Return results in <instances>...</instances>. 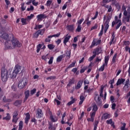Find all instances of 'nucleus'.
Returning <instances> with one entry per match:
<instances>
[{"label":"nucleus","mask_w":130,"mask_h":130,"mask_svg":"<svg viewBox=\"0 0 130 130\" xmlns=\"http://www.w3.org/2000/svg\"><path fill=\"white\" fill-rule=\"evenodd\" d=\"M96 102L98 105H101L102 104V101L101 100V99H100V97H98V99L96 101Z\"/></svg>","instance_id":"obj_39"},{"label":"nucleus","mask_w":130,"mask_h":130,"mask_svg":"<svg viewBox=\"0 0 130 130\" xmlns=\"http://www.w3.org/2000/svg\"><path fill=\"white\" fill-rule=\"evenodd\" d=\"M125 82V79L124 78H119L118 79L117 83H116V86H119V85H121V84H123Z\"/></svg>","instance_id":"obj_13"},{"label":"nucleus","mask_w":130,"mask_h":130,"mask_svg":"<svg viewBox=\"0 0 130 130\" xmlns=\"http://www.w3.org/2000/svg\"><path fill=\"white\" fill-rule=\"evenodd\" d=\"M117 57V53H116L113 56L112 59V63H115L116 62V60H118V59L116 58Z\"/></svg>","instance_id":"obj_24"},{"label":"nucleus","mask_w":130,"mask_h":130,"mask_svg":"<svg viewBox=\"0 0 130 130\" xmlns=\"http://www.w3.org/2000/svg\"><path fill=\"white\" fill-rule=\"evenodd\" d=\"M17 75H18L17 73H16L14 71L13 72L12 74H10V78L11 79H13V78H16L17 77Z\"/></svg>","instance_id":"obj_33"},{"label":"nucleus","mask_w":130,"mask_h":130,"mask_svg":"<svg viewBox=\"0 0 130 130\" xmlns=\"http://www.w3.org/2000/svg\"><path fill=\"white\" fill-rule=\"evenodd\" d=\"M66 28L69 32H74L75 31V25L74 24L68 25L66 26Z\"/></svg>","instance_id":"obj_9"},{"label":"nucleus","mask_w":130,"mask_h":130,"mask_svg":"<svg viewBox=\"0 0 130 130\" xmlns=\"http://www.w3.org/2000/svg\"><path fill=\"white\" fill-rule=\"evenodd\" d=\"M101 48L97 47L96 48L94 49L92 52V53L93 55H99L100 54V52H99L100 51Z\"/></svg>","instance_id":"obj_12"},{"label":"nucleus","mask_w":130,"mask_h":130,"mask_svg":"<svg viewBox=\"0 0 130 130\" xmlns=\"http://www.w3.org/2000/svg\"><path fill=\"white\" fill-rule=\"evenodd\" d=\"M19 120V118L18 117H12V122L14 123H17Z\"/></svg>","instance_id":"obj_37"},{"label":"nucleus","mask_w":130,"mask_h":130,"mask_svg":"<svg viewBox=\"0 0 130 130\" xmlns=\"http://www.w3.org/2000/svg\"><path fill=\"white\" fill-rule=\"evenodd\" d=\"M76 66V61L73 62L72 63H71L68 67V69H71V68H74Z\"/></svg>","instance_id":"obj_41"},{"label":"nucleus","mask_w":130,"mask_h":130,"mask_svg":"<svg viewBox=\"0 0 130 130\" xmlns=\"http://www.w3.org/2000/svg\"><path fill=\"white\" fill-rule=\"evenodd\" d=\"M93 90V88H89L86 90H84V93L85 94V93H88L89 95H90L91 94V92H92Z\"/></svg>","instance_id":"obj_44"},{"label":"nucleus","mask_w":130,"mask_h":130,"mask_svg":"<svg viewBox=\"0 0 130 130\" xmlns=\"http://www.w3.org/2000/svg\"><path fill=\"white\" fill-rule=\"evenodd\" d=\"M101 44V40H99L96 42V40L93 39L91 45L89 46V48H93L94 46H98V45H100Z\"/></svg>","instance_id":"obj_5"},{"label":"nucleus","mask_w":130,"mask_h":130,"mask_svg":"<svg viewBox=\"0 0 130 130\" xmlns=\"http://www.w3.org/2000/svg\"><path fill=\"white\" fill-rule=\"evenodd\" d=\"M48 129L50 130H55L56 128H55V126H53L52 124V123L49 122V127Z\"/></svg>","instance_id":"obj_25"},{"label":"nucleus","mask_w":130,"mask_h":130,"mask_svg":"<svg viewBox=\"0 0 130 130\" xmlns=\"http://www.w3.org/2000/svg\"><path fill=\"white\" fill-rule=\"evenodd\" d=\"M11 119V116H10V113L7 114V116L3 117V120H10Z\"/></svg>","instance_id":"obj_32"},{"label":"nucleus","mask_w":130,"mask_h":130,"mask_svg":"<svg viewBox=\"0 0 130 130\" xmlns=\"http://www.w3.org/2000/svg\"><path fill=\"white\" fill-rule=\"evenodd\" d=\"M106 123H107V124H111L113 128H115V125L114 124V122L112 121V119H110V120H107L106 121Z\"/></svg>","instance_id":"obj_14"},{"label":"nucleus","mask_w":130,"mask_h":130,"mask_svg":"<svg viewBox=\"0 0 130 130\" xmlns=\"http://www.w3.org/2000/svg\"><path fill=\"white\" fill-rule=\"evenodd\" d=\"M103 30H104V25H102V29H101L100 33L99 34V37H101V36H102V35H103Z\"/></svg>","instance_id":"obj_40"},{"label":"nucleus","mask_w":130,"mask_h":130,"mask_svg":"<svg viewBox=\"0 0 130 130\" xmlns=\"http://www.w3.org/2000/svg\"><path fill=\"white\" fill-rule=\"evenodd\" d=\"M36 114L37 118H42L43 116V112L40 108H38L36 111Z\"/></svg>","instance_id":"obj_7"},{"label":"nucleus","mask_w":130,"mask_h":130,"mask_svg":"<svg viewBox=\"0 0 130 130\" xmlns=\"http://www.w3.org/2000/svg\"><path fill=\"white\" fill-rule=\"evenodd\" d=\"M123 44L125 46H128V45H129L130 44V42H129V41H125L123 42Z\"/></svg>","instance_id":"obj_62"},{"label":"nucleus","mask_w":130,"mask_h":130,"mask_svg":"<svg viewBox=\"0 0 130 130\" xmlns=\"http://www.w3.org/2000/svg\"><path fill=\"white\" fill-rule=\"evenodd\" d=\"M80 101L79 102V105H82L83 104V102L85 101V96L81 94L80 96Z\"/></svg>","instance_id":"obj_22"},{"label":"nucleus","mask_w":130,"mask_h":130,"mask_svg":"<svg viewBox=\"0 0 130 130\" xmlns=\"http://www.w3.org/2000/svg\"><path fill=\"white\" fill-rule=\"evenodd\" d=\"M50 119L52 122H56V121L58 120V118H57L56 116H50Z\"/></svg>","instance_id":"obj_20"},{"label":"nucleus","mask_w":130,"mask_h":130,"mask_svg":"<svg viewBox=\"0 0 130 130\" xmlns=\"http://www.w3.org/2000/svg\"><path fill=\"white\" fill-rule=\"evenodd\" d=\"M56 79V76H49L47 78L46 80H54Z\"/></svg>","instance_id":"obj_52"},{"label":"nucleus","mask_w":130,"mask_h":130,"mask_svg":"<svg viewBox=\"0 0 130 130\" xmlns=\"http://www.w3.org/2000/svg\"><path fill=\"white\" fill-rule=\"evenodd\" d=\"M71 37H72V36H69V34L66 35L63 42V43L64 45H67V43H68V42L70 41Z\"/></svg>","instance_id":"obj_11"},{"label":"nucleus","mask_w":130,"mask_h":130,"mask_svg":"<svg viewBox=\"0 0 130 130\" xmlns=\"http://www.w3.org/2000/svg\"><path fill=\"white\" fill-rule=\"evenodd\" d=\"M111 20V17L110 16H108L107 17V20L105 21L104 25H105V30L104 32L105 33H106L107 32V30L109 29V23L110 22V20Z\"/></svg>","instance_id":"obj_4"},{"label":"nucleus","mask_w":130,"mask_h":130,"mask_svg":"<svg viewBox=\"0 0 130 130\" xmlns=\"http://www.w3.org/2000/svg\"><path fill=\"white\" fill-rule=\"evenodd\" d=\"M98 15H99V12L98 11H96L94 16L91 18V20H96L98 17Z\"/></svg>","instance_id":"obj_47"},{"label":"nucleus","mask_w":130,"mask_h":130,"mask_svg":"<svg viewBox=\"0 0 130 130\" xmlns=\"http://www.w3.org/2000/svg\"><path fill=\"white\" fill-rule=\"evenodd\" d=\"M125 19L126 20V22H127V23H129L130 14H128L126 17H125Z\"/></svg>","instance_id":"obj_57"},{"label":"nucleus","mask_w":130,"mask_h":130,"mask_svg":"<svg viewBox=\"0 0 130 130\" xmlns=\"http://www.w3.org/2000/svg\"><path fill=\"white\" fill-rule=\"evenodd\" d=\"M54 47H55V46L53 44H50L48 45V48H49L50 50H52V49H54Z\"/></svg>","instance_id":"obj_45"},{"label":"nucleus","mask_w":130,"mask_h":130,"mask_svg":"<svg viewBox=\"0 0 130 130\" xmlns=\"http://www.w3.org/2000/svg\"><path fill=\"white\" fill-rule=\"evenodd\" d=\"M84 20L85 19L84 18H81V19L78 20L77 21L78 25L81 26V24H82V23H83V22H84Z\"/></svg>","instance_id":"obj_51"},{"label":"nucleus","mask_w":130,"mask_h":130,"mask_svg":"<svg viewBox=\"0 0 130 130\" xmlns=\"http://www.w3.org/2000/svg\"><path fill=\"white\" fill-rule=\"evenodd\" d=\"M103 91H104V86H102L101 88L100 96V97H103Z\"/></svg>","instance_id":"obj_38"},{"label":"nucleus","mask_w":130,"mask_h":130,"mask_svg":"<svg viewBox=\"0 0 130 130\" xmlns=\"http://www.w3.org/2000/svg\"><path fill=\"white\" fill-rule=\"evenodd\" d=\"M83 80H80L78 81L77 86H75V89L77 90H78L79 89L81 88V87H82V85H83Z\"/></svg>","instance_id":"obj_16"},{"label":"nucleus","mask_w":130,"mask_h":130,"mask_svg":"<svg viewBox=\"0 0 130 130\" xmlns=\"http://www.w3.org/2000/svg\"><path fill=\"white\" fill-rule=\"evenodd\" d=\"M44 45V44H39L37 46V53H39V52L40 51V50L41 49V47H42V46Z\"/></svg>","instance_id":"obj_26"},{"label":"nucleus","mask_w":130,"mask_h":130,"mask_svg":"<svg viewBox=\"0 0 130 130\" xmlns=\"http://www.w3.org/2000/svg\"><path fill=\"white\" fill-rule=\"evenodd\" d=\"M97 110H98V106L94 104L92 106V111L94 112H97Z\"/></svg>","instance_id":"obj_34"},{"label":"nucleus","mask_w":130,"mask_h":130,"mask_svg":"<svg viewBox=\"0 0 130 130\" xmlns=\"http://www.w3.org/2000/svg\"><path fill=\"white\" fill-rule=\"evenodd\" d=\"M45 31V30H44V29H40V30H38V31L39 32V35H41L42 36V35H43L44 34Z\"/></svg>","instance_id":"obj_49"},{"label":"nucleus","mask_w":130,"mask_h":130,"mask_svg":"<svg viewBox=\"0 0 130 130\" xmlns=\"http://www.w3.org/2000/svg\"><path fill=\"white\" fill-rule=\"evenodd\" d=\"M87 120L88 122L91 121V122H94V118L90 117V118H87Z\"/></svg>","instance_id":"obj_63"},{"label":"nucleus","mask_w":130,"mask_h":130,"mask_svg":"<svg viewBox=\"0 0 130 130\" xmlns=\"http://www.w3.org/2000/svg\"><path fill=\"white\" fill-rule=\"evenodd\" d=\"M63 57H64L63 55H61L58 56L56 58L57 62H60V61L62 60V59L63 58Z\"/></svg>","instance_id":"obj_28"},{"label":"nucleus","mask_w":130,"mask_h":130,"mask_svg":"<svg viewBox=\"0 0 130 130\" xmlns=\"http://www.w3.org/2000/svg\"><path fill=\"white\" fill-rule=\"evenodd\" d=\"M75 84V78H72V79H70L69 82L67 85L68 87H71L73 84Z\"/></svg>","instance_id":"obj_21"},{"label":"nucleus","mask_w":130,"mask_h":130,"mask_svg":"<svg viewBox=\"0 0 130 130\" xmlns=\"http://www.w3.org/2000/svg\"><path fill=\"white\" fill-rule=\"evenodd\" d=\"M99 124V121L95 120L94 121V123L93 124V125H94L93 130H97V127L98 126Z\"/></svg>","instance_id":"obj_30"},{"label":"nucleus","mask_w":130,"mask_h":130,"mask_svg":"<svg viewBox=\"0 0 130 130\" xmlns=\"http://www.w3.org/2000/svg\"><path fill=\"white\" fill-rule=\"evenodd\" d=\"M52 62H53V57H51L48 61V63L49 64H52Z\"/></svg>","instance_id":"obj_64"},{"label":"nucleus","mask_w":130,"mask_h":130,"mask_svg":"<svg viewBox=\"0 0 130 130\" xmlns=\"http://www.w3.org/2000/svg\"><path fill=\"white\" fill-rule=\"evenodd\" d=\"M27 12H30V11H34V7L33 6L31 5L30 6V8H28L27 9Z\"/></svg>","instance_id":"obj_59"},{"label":"nucleus","mask_w":130,"mask_h":130,"mask_svg":"<svg viewBox=\"0 0 130 130\" xmlns=\"http://www.w3.org/2000/svg\"><path fill=\"white\" fill-rule=\"evenodd\" d=\"M43 27V25L40 24V25H36L35 27L34 28L35 30H38V29H41Z\"/></svg>","instance_id":"obj_50"},{"label":"nucleus","mask_w":130,"mask_h":130,"mask_svg":"<svg viewBox=\"0 0 130 130\" xmlns=\"http://www.w3.org/2000/svg\"><path fill=\"white\" fill-rule=\"evenodd\" d=\"M9 71L5 67L1 69V79L3 82H6L9 79Z\"/></svg>","instance_id":"obj_1"},{"label":"nucleus","mask_w":130,"mask_h":130,"mask_svg":"<svg viewBox=\"0 0 130 130\" xmlns=\"http://www.w3.org/2000/svg\"><path fill=\"white\" fill-rule=\"evenodd\" d=\"M119 23H120V21H113L112 22V27H114V25H116V24H118Z\"/></svg>","instance_id":"obj_55"},{"label":"nucleus","mask_w":130,"mask_h":130,"mask_svg":"<svg viewBox=\"0 0 130 130\" xmlns=\"http://www.w3.org/2000/svg\"><path fill=\"white\" fill-rule=\"evenodd\" d=\"M26 21L27 19L25 18H21V23H22V25H27Z\"/></svg>","instance_id":"obj_53"},{"label":"nucleus","mask_w":130,"mask_h":130,"mask_svg":"<svg viewBox=\"0 0 130 130\" xmlns=\"http://www.w3.org/2000/svg\"><path fill=\"white\" fill-rule=\"evenodd\" d=\"M109 61V56H106L105 57V63L104 64H105L106 66H107L108 64V61Z\"/></svg>","instance_id":"obj_31"},{"label":"nucleus","mask_w":130,"mask_h":130,"mask_svg":"<svg viewBox=\"0 0 130 130\" xmlns=\"http://www.w3.org/2000/svg\"><path fill=\"white\" fill-rule=\"evenodd\" d=\"M11 43L14 48H15V47H21L22 46V43H21V42L19 41V40L15 38L14 36L12 37Z\"/></svg>","instance_id":"obj_3"},{"label":"nucleus","mask_w":130,"mask_h":130,"mask_svg":"<svg viewBox=\"0 0 130 130\" xmlns=\"http://www.w3.org/2000/svg\"><path fill=\"white\" fill-rule=\"evenodd\" d=\"M110 2H112V3H114L116 2V0H103V4H108V3H110Z\"/></svg>","instance_id":"obj_43"},{"label":"nucleus","mask_w":130,"mask_h":130,"mask_svg":"<svg viewBox=\"0 0 130 130\" xmlns=\"http://www.w3.org/2000/svg\"><path fill=\"white\" fill-rule=\"evenodd\" d=\"M71 101L68 102V103L67 104V105H68V106H71V105L74 104V103L76 102V99H74V96H71Z\"/></svg>","instance_id":"obj_19"},{"label":"nucleus","mask_w":130,"mask_h":130,"mask_svg":"<svg viewBox=\"0 0 130 130\" xmlns=\"http://www.w3.org/2000/svg\"><path fill=\"white\" fill-rule=\"evenodd\" d=\"M111 41H110L109 42V44L110 45H112V44H114V43H115V41H116V40H115V32L113 31V32H112L111 34Z\"/></svg>","instance_id":"obj_8"},{"label":"nucleus","mask_w":130,"mask_h":130,"mask_svg":"<svg viewBox=\"0 0 130 130\" xmlns=\"http://www.w3.org/2000/svg\"><path fill=\"white\" fill-rule=\"evenodd\" d=\"M87 70V67H83V69L80 70V74H83L85 73V71Z\"/></svg>","instance_id":"obj_58"},{"label":"nucleus","mask_w":130,"mask_h":130,"mask_svg":"<svg viewBox=\"0 0 130 130\" xmlns=\"http://www.w3.org/2000/svg\"><path fill=\"white\" fill-rule=\"evenodd\" d=\"M51 4H52V1L49 0L47 1V3L45 5L46 6V7L48 8H49L50 7V6H51Z\"/></svg>","instance_id":"obj_35"},{"label":"nucleus","mask_w":130,"mask_h":130,"mask_svg":"<svg viewBox=\"0 0 130 130\" xmlns=\"http://www.w3.org/2000/svg\"><path fill=\"white\" fill-rule=\"evenodd\" d=\"M26 117L25 118L24 122L26 124L29 123V120H30V113H27L26 114Z\"/></svg>","instance_id":"obj_15"},{"label":"nucleus","mask_w":130,"mask_h":130,"mask_svg":"<svg viewBox=\"0 0 130 130\" xmlns=\"http://www.w3.org/2000/svg\"><path fill=\"white\" fill-rule=\"evenodd\" d=\"M24 95H25V98H24V101H27V99L29 98V96H30V91L29 90H26L24 92Z\"/></svg>","instance_id":"obj_18"},{"label":"nucleus","mask_w":130,"mask_h":130,"mask_svg":"<svg viewBox=\"0 0 130 130\" xmlns=\"http://www.w3.org/2000/svg\"><path fill=\"white\" fill-rule=\"evenodd\" d=\"M21 104H22V101L21 100H16L14 103L15 106H19V105H21Z\"/></svg>","instance_id":"obj_29"},{"label":"nucleus","mask_w":130,"mask_h":130,"mask_svg":"<svg viewBox=\"0 0 130 130\" xmlns=\"http://www.w3.org/2000/svg\"><path fill=\"white\" fill-rule=\"evenodd\" d=\"M28 82L27 81L20 80L18 83V88H19V89H23V88H24L25 86H26Z\"/></svg>","instance_id":"obj_6"},{"label":"nucleus","mask_w":130,"mask_h":130,"mask_svg":"<svg viewBox=\"0 0 130 130\" xmlns=\"http://www.w3.org/2000/svg\"><path fill=\"white\" fill-rule=\"evenodd\" d=\"M59 36H60V32H58V34L55 35L48 36V38H52L53 37H59Z\"/></svg>","instance_id":"obj_36"},{"label":"nucleus","mask_w":130,"mask_h":130,"mask_svg":"<svg viewBox=\"0 0 130 130\" xmlns=\"http://www.w3.org/2000/svg\"><path fill=\"white\" fill-rule=\"evenodd\" d=\"M95 57H96L95 55H92V56H90L89 58H88V61H92V60H93V58H95Z\"/></svg>","instance_id":"obj_61"},{"label":"nucleus","mask_w":130,"mask_h":130,"mask_svg":"<svg viewBox=\"0 0 130 130\" xmlns=\"http://www.w3.org/2000/svg\"><path fill=\"white\" fill-rule=\"evenodd\" d=\"M46 18H47V17L43 14H39L37 16V21H42L43 19H46Z\"/></svg>","instance_id":"obj_10"},{"label":"nucleus","mask_w":130,"mask_h":130,"mask_svg":"<svg viewBox=\"0 0 130 130\" xmlns=\"http://www.w3.org/2000/svg\"><path fill=\"white\" fill-rule=\"evenodd\" d=\"M19 115V113L17 111H15L13 113V117H18V115Z\"/></svg>","instance_id":"obj_60"},{"label":"nucleus","mask_w":130,"mask_h":130,"mask_svg":"<svg viewBox=\"0 0 130 130\" xmlns=\"http://www.w3.org/2000/svg\"><path fill=\"white\" fill-rule=\"evenodd\" d=\"M121 126L120 128V130H127V128H126V123L124 122H121Z\"/></svg>","instance_id":"obj_23"},{"label":"nucleus","mask_w":130,"mask_h":130,"mask_svg":"<svg viewBox=\"0 0 130 130\" xmlns=\"http://www.w3.org/2000/svg\"><path fill=\"white\" fill-rule=\"evenodd\" d=\"M0 37L6 41V42L5 43L6 48H7V49H13L12 46L7 45V43H8V39H9V34L0 31Z\"/></svg>","instance_id":"obj_2"},{"label":"nucleus","mask_w":130,"mask_h":130,"mask_svg":"<svg viewBox=\"0 0 130 130\" xmlns=\"http://www.w3.org/2000/svg\"><path fill=\"white\" fill-rule=\"evenodd\" d=\"M107 66V65H106L105 64H103V65L100 68L99 71H101V72H103L104 71L105 67Z\"/></svg>","instance_id":"obj_46"},{"label":"nucleus","mask_w":130,"mask_h":130,"mask_svg":"<svg viewBox=\"0 0 130 130\" xmlns=\"http://www.w3.org/2000/svg\"><path fill=\"white\" fill-rule=\"evenodd\" d=\"M82 30V25H78L77 26V28L75 30V32H81Z\"/></svg>","instance_id":"obj_42"},{"label":"nucleus","mask_w":130,"mask_h":130,"mask_svg":"<svg viewBox=\"0 0 130 130\" xmlns=\"http://www.w3.org/2000/svg\"><path fill=\"white\" fill-rule=\"evenodd\" d=\"M109 114L108 113H105L102 116V119H107L108 118H109Z\"/></svg>","instance_id":"obj_27"},{"label":"nucleus","mask_w":130,"mask_h":130,"mask_svg":"<svg viewBox=\"0 0 130 130\" xmlns=\"http://www.w3.org/2000/svg\"><path fill=\"white\" fill-rule=\"evenodd\" d=\"M97 28H98V25L95 24L94 26L91 27L90 31H92V30H96Z\"/></svg>","instance_id":"obj_56"},{"label":"nucleus","mask_w":130,"mask_h":130,"mask_svg":"<svg viewBox=\"0 0 130 130\" xmlns=\"http://www.w3.org/2000/svg\"><path fill=\"white\" fill-rule=\"evenodd\" d=\"M22 128H23V121H20L19 123V128L18 130H22Z\"/></svg>","instance_id":"obj_48"},{"label":"nucleus","mask_w":130,"mask_h":130,"mask_svg":"<svg viewBox=\"0 0 130 130\" xmlns=\"http://www.w3.org/2000/svg\"><path fill=\"white\" fill-rule=\"evenodd\" d=\"M33 37L34 38H38L39 37V33L38 32V31H36Z\"/></svg>","instance_id":"obj_54"},{"label":"nucleus","mask_w":130,"mask_h":130,"mask_svg":"<svg viewBox=\"0 0 130 130\" xmlns=\"http://www.w3.org/2000/svg\"><path fill=\"white\" fill-rule=\"evenodd\" d=\"M16 73L19 74L21 72V66L19 64H16L15 67V69L14 70Z\"/></svg>","instance_id":"obj_17"}]
</instances>
